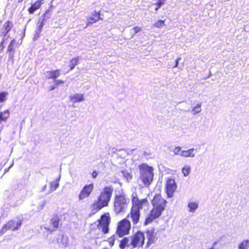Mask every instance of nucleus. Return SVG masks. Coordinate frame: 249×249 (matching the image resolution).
I'll use <instances>...</instances> for the list:
<instances>
[{"mask_svg":"<svg viewBox=\"0 0 249 249\" xmlns=\"http://www.w3.org/2000/svg\"><path fill=\"white\" fill-rule=\"evenodd\" d=\"M4 27L5 28V30L6 31V34H7L9 32L10 29V28L9 27V22H6L4 24Z\"/></svg>","mask_w":249,"mask_h":249,"instance_id":"72a5a7b5","label":"nucleus"},{"mask_svg":"<svg viewBox=\"0 0 249 249\" xmlns=\"http://www.w3.org/2000/svg\"><path fill=\"white\" fill-rule=\"evenodd\" d=\"M93 189L94 184L93 183L85 185L78 195V198L79 200L82 201L88 198L90 196Z\"/></svg>","mask_w":249,"mask_h":249,"instance_id":"6e6552de","label":"nucleus"},{"mask_svg":"<svg viewBox=\"0 0 249 249\" xmlns=\"http://www.w3.org/2000/svg\"><path fill=\"white\" fill-rule=\"evenodd\" d=\"M3 48V41H2L1 42V45H0V51H2Z\"/></svg>","mask_w":249,"mask_h":249,"instance_id":"ea45409f","label":"nucleus"},{"mask_svg":"<svg viewBox=\"0 0 249 249\" xmlns=\"http://www.w3.org/2000/svg\"><path fill=\"white\" fill-rule=\"evenodd\" d=\"M177 188V185L175 179L169 178L166 184V192L169 198L173 196L174 192Z\"/></svg>","mask_w":249,"mask_h":249,"instance_id":"9d476101","label":"nucleus"},{"mask_svg":"<svg viewBox=\"0 0 249 249\" xmlns=\"http://www.w3.org/2000/svg\"><path fill=\"white\" fill-rule=\"evenodd\" d=\"M100 18V12H95L94 14L87 18L86 21L87 26H88L89 25L93 23H95Z\"/></svg>","mask_w":249,"mask_h":249,"instance_id":"ddd939ff","label":"nucleus"},{"mask_svg":"<svg viewBox=\"0 0 249 249\" xmlns=\"http://www.w3.org/2000/svg\"><path fill=\"white\" fill-rule=\"evenodd\" d=\"M191 172V167L189 165H185L182 169V173L184 177L188 176Z\"/></svg>","mask_w":249,"mask_h":249,"instance_id":"393cba45","label":"nucleus"},{"mask_svg":"<svg viewBox=\"0 0 249 249\" xmlns=\"http://www.w3.org/2000/svg\"><path fill=\"white\" fill-rule=\"evenodd\" d=\"M129 242V240L127 238H124L120 243V247L122 249H124L126 247H128L130 245V244H129L128 243Z\"/></svg>","mask_w":249,"mask_h":249,"instance_id":"b1692460","label":"nucleus"},{"mask_svg":"<svg viewBox=\"0 0 249 249\" xmlns=\"http://www.w3.org/2000/svg\"><path fill=\"white\" fill-rule=\"evenodd\" d=\"M60 177L59 178L57 179H56L54 181L51 182L50 183V193H52L53 191H54L59 186V181L60 179Z\"/></svg>","mask_w":249,"mask_h":249,"instance_id":"412c9836","label":"nucleus"},{"mask_svg":"<svg viewBox=\"0 0 249 249\" xmlns=\"http://www.w3.org/2000/svg\"><path fill=\"white\" fill-rule=\"evenodd\" d=\"M46 188H47V185H44L43 188H42V189L41 190V192H43V191H45L46 189Z\"/></svg>","mask_w":249,"mask_h":249,"instance_id":"a19ab883","label":"nucleus"},{"mask_svg":"<svg viewBox=\"0 0 249 249\" xmlns=\"http://www.w3.org/2000/svg\"><path fill=\"white\" fill-rule=\"evenodd\" d=\"M180 60V58L179 57L178 58H177L176 60H175V66L173 67V68H177L178 66V62Z\"/></svg>","mask_w":249,"mask_h":249,"instance_id":"e433bc0d","label":"nucleus"},{"mask_svg":"<svg viewBox=\"0 0 249 249\" xmlns=\"http://www.w3.org/2000/svg\"><path fill=\"white\" fill-rule=\"evenodd\" d=\"M187 207L188 208V212L194 213L197 209L198 204L196 201H190L188 202Z\"/></svg>","mask_w":249,"mask_h":249,"instance_id":"aec40b11","label":"nucleus"},{"mask_svg":"<svg viewBox=\"0 0 249 249\" xmlns=\"http://www.w3.org/2000/svg\"><path fill=\"white\" fill-rule=\"evenodd\" d=\"M142 30V28L138 26H136L131 30L132 36H133Z\"/></svg>","mask_w":249,"mask_h":249,"instance_id":"7c9ffc66","label":"nucleus"},{"mask_svg":"<svg viewBox=\"0 0 249 249\" xmlns=\"http://www.w3.org/2000/svg\"><path fill=\"white\" fill-rule=\"evenodd\" d=\"M48 11H47L43 16L42 19H39L37 23V29L36 31L35 37H38L42 31V29L44 26V21L46 20V17Z\"/></svg>","mask_w":249,"mask_h":249,"instance_id":"f8f14e48","label":"nucleus"},{"mask_svg":"<svg viewBox=\"0 0 249 249\" xmlns=\"http://www.w3.org/2000/svg\"><path fill=\"white\" fill-rule=\"evenodd\" d=\"M212 249V248H210V249Z\"/></svg>","mask_w":249,"mask_h":249,"instance_id":"a18cd8bd","label":"nucleus"},{"mask_svg":"<svg viewBox=\"0 0 249 249\" xmlns=\"http://www.w3.org/2000/svg\"><path fill=\"white\" fill-rule=\"evenodd\" d=\"M16 41L13 39L8 47V52L9 53L12 52L14 50V46L15 44Z\"/></svg>","mask_w":249,"mask_h":249,"instance_id":"2f4dec72","label":"nucleus"},{"mask_svg":"<svg viewBox=\"0 0 249 249\" xmlns=\"http://www.w3.org/2000/svg\"><path fill=\"white\" fill-rule=\"evenodd\" d=\"M71 102L73 103L81 102L84 101L85 99L83 94H73L70 96Z\"/></svg>","mask_w":249,"mask_h":249,"instance_id":"a211bd4d","label":"nucleus"},{"mask_svg":"<svg viewBox=\"0 0 249 249\" xmlns=\"http://www.w3.org/2000/svg\"><path fill=\"white\" fill-rule=\"evenodd\" d=\"M166 0H159V2L155 4L157 7L155 8V10L157 11L158 9L165 3Z\"/></svg>","mask_w":249,"mask_h":249,"instance_id":"473e14b6","label":"nucleus"},{"mask_svg":"<svg viewBox=\"0 0 249 249\" xmlns=\"http://www.w3.org/2000/svg\"><path fill=\"white\" fill-rule=\"evenodd\" d=\"M129 202V199L125 195L116 196L114 203L115 212L117 214L124 213L128 207Z\"/></svg>","mask_w":249,"mask_h":249,"instance_id":"39448f33","label":"nucleus"},{"mask_svg":"<svg viewBox=\"0 0 249 249\" xmlns=\"http://www.w3.org/2000/svg\"><path fill=\"white\" fill-rule=\"evenodd\" d=\"M165 25V23H164V20H158L157 22H156L153 24V26L155 27H157V28H161Z\"/></svg>","mask_w":249,"mask_h":249,"instance_id":"cd10ccee","label":"nucleus"},{"mask_svg":"<svg viewBox=\"0 0 249 249\" xmlns=\"http://www.w3.org/2000/svg\"><path fill=\"white\" fill-rule=\"evenodd\" d=\"M201 106L202 103H197L196 106H195L191 111L192 114L193 115H195L196 114L199 113L200 112H201L202 110Z\"/></svg>","mask_w":249,"mask_h":249,"instance_id":"5701e85b","label":"nucleus"},{"mask_svg":"<svg viewBox=\"0 0 249 249\" xmlns=\"http://www.w3.org/2000/svg\"><path fill=\"white\" fill-rule=\"evenodd\" d=\"M46 204V201L45 200H43L41 202V204L40 205V207L39 208V209H42L44 207V205Z\"/></svg>","mask_w":249,"mask_h":249,"instance_id":"4c0bfd02","label":"nucleus"},{"mask_svg":"<svg viewBox=\"0 0 249 249\" xmlns=\"http://www.w3.org/2000/svg\"><path fill=\"white\" fill-rule=\"evenodd\" d=\"M130 228L131 224L130 221L125 218L119 222L116 234L120 237L126 235L128 234Z\"/></svg>","mask_w":249,"mask_h":249,"instance_id":"0eeeda50","label":"nucleus"},{"mask_svg":"<svg viewBox=\"0 0 249 249\" xmlns=\"http://www.w3.org/2000/svg\"><path fill=\"white\" fill-rule=\"evenodd\" d=\"M78 61H79L78 57L73 58L71 60V61L70 62V69L71 70L73 69L74 67L77 64Z\"/></svg>","mask_w":249,"mask_h":249,"instance_id":"bb28decb","label":"nucleus"},{"mask_svg":"<svg viewBox=\"0 0 249 249\" xmlns=\"http://www.w3.org/2000/svg\"><path fill=\"white\" fill-rule=\"evenodd\" d=\"M88 249H91L90 248H88Z\"/></svg>","mask_w":249,"mask_h":249,"instance_id":"c03bdc74","label":"nucleus"},{"mask_svg":"<svg viewBox=\"0 0 249 249\" xmlns=\"http://www.w3.org/2000/svg\"><path fill=\"white\" fill-rule=\"evenodd\" d=\"M119 152L120 153V155L124 156V157H125L126 155V152L124 150H120L119 151Z\"/></svg>","mask_w":249,"mask_h":249,"instance_id":"c9c22d12","label":"nucleus"},{"mask_svg":"<svg viewBox=\"0 0 249 249\" xmlns=\"http://www.w3.org/2000/svg\"><path fill=\"white\" fill-rule=\"evenodd\" d=\"M59 223V218L58 216L55 215L52 218L50 221V227L48 228V230L53 231L55 230L58 227Z\"/></svg>","mask_w":249,"mask_h":249,"instance_id":"4468645a","label":"nucleus"},{"mask_svg":"<svg viewBox=\"0 0 249 249\" xmlns=\"http://www.w3.org/2000/svg\"><path fill=\"white\" fill-rule=\"evenodd\" d=\"M43 3H44V0H37L34 3L32 4L31 6L28 9L29 13L33 14L41 7Z\"/></svg>","mask_w":249,"mask_h":249,"instance_id":"2eb2a0df","label":"nucleus"},{"mask_svg":"<svg viewBox=\"0 0 249 249\" xmlns=\"http://www.w3.org/2000/svg\"><path fill=\"white\" fill-rule=\"evenodd\" d=\"M152 203L153 208L146 219L145 225L148 224L161 215L162 212L165 208L166 201L161 197L160 195L158 194L155 196L152 200Z\"/></svg>","mask_w":249,"mask_h":249,"instance_id":"f03ea898","label":"nucleus"},{"mask_svg":"<svg viewBox=\"0 0 249 249\" xmlns=\"http://www.w3.org/2000/svg\"><path fill=\"white\" fill-rule=\"evenodd\" d=\"M123 177L126 178L127 181H129L132 178V174L126 170L122 171Z\"/></svg>","mask_w":249,"mask_h":249,"instance_id":"a878e982","label":"nucleus"},{"mask_svg":"<svg viewBox=\"0 0 249 249\" xmlns=\"http://www.w3.org/2000/svg\"><path fill=\"white\" fill-rule=\"evenodd\" d=\"M55 89L54 86H51L50 87V90H53Z\"/></svg>","mask_w":249,"mask_h":249,"instance_id":"79ce46f5","label":"nucleus"},{"mask_svg":"<svg viewBox=\"0 0 249 249\" xmlns=\"http://www.w3.org/2000/svg\"><path fill=\"white\" fill-rule=\"evenodd\" d=\"M132 207L130 212V216L132 220L133 223L136 224L139 221L140 213V211L143 207L147 206L148 202L147 199H139L136 193L132 194Z\"/></svg>","mask_w":249,"mask_h":249,"instance_id":"7ed1b4c3","label":"nucleus"},{"mask_svg":"<svg viewBox=\"0 0 249 249\" xmlns=\"http://www.w3.org/2000/svg\"><path fill=\"white\" fill-rule=\"evenodd\" d=\"M113 188L111 186H106L100 193L97 200L90 206L91 212L95 214L105 207H107L110 201Z\"/></svg>","mask_w":249,"mask_h":249,"instance_id":"f257e3e1","label":"nucleus"},{"mask_svg":"<svg viewBox=\"0 0 249 249\" xmlns=\"http://www.w3.org/2000/svg\"><path fill=\"white\" fill-rule=\"evenodd\" d=\"M148 239L147 243V247L155 242L156 240V235L152 231H148L145 232V235Z\"/></svg>","mask_w":249,"mask_h":249,"instance_id":"dca6fc26","label":"nucleus"},{"mask_svg":"<svg viewBox=\"0 0 249 249\" xmlns=\"http://www.w3.org/2000/svg\"><path fill=\"white\" fill-rule=\"evenodd\" d=\"M139 169L140 179L145 186H148L153 179V168L146 164H142L139 165Z\"/></svg>","mask_w":249,"mask_h":249,"instance_id":"20e7f679","label":"nucleus"},{"mask_svg":"<svg viewBox=\"0 0 249 249\" xmlns=\"http://www.w3.org/2000/svg\"><path fill=\"white\" fill-rule=\"evenodd\" d=\"M196 149L194 148L187 150H184L181 152V156L184 158H194L196 154Z\"/></svg>","mask_w":249,"mask_h":249,"instance_id":"f3484780","label":"nucleus"},{"mask_svg":"<svg viewBox=\"0 0 249 249\" xmlns=\"http://www.w3.org/2000/svg\"><path fill=\"white\" fill-rule=\"evenodd\" d=\"M145 235L143 232H137L131 238L130 245L133 248L142 247L144 242Z\"/></svg>","mask_w":249,"mask_h":249,"instance_id":"1a4fd4ad","label":"nucleus"},{"mask_svg":"<svg viewBox=\"0 0 249 249\" xmlns=\"http://www.w3.org/2000/svg\"><path fill=\"white\" fill-rule=\"evenodd\" d=\"M238 249H249V240H243L238 245Z\"/></svg>","mask_w":249,"mask_h":249,"instance_id":"4be33fe9","label":"nucleus"},{"mask_svg":"<svg viewBox=\"0 0 249 249\" xmlns=\"http://www.w3.org/2000/svg\"><path fill=\"white\" fill-rule=\"evenodd\" d=\"M110 222V217L108 213H105L102 216L99 221V226L102 228L103 232L106 233L108 232V227Z\"/></svg>","mask_w":249,"mask_h":249,"instance_id":"9b49d317","label":"nucleus"},{"mask_svg":"<svg viewBox=\"0 0 249 249\" xmlns=\"http://www.w3.org/2000/svg\"><path fill=\"white\" fill-rule=\"evenodd\" d=\"M97 176V173L96 171H93L92 174V178H96Z\"/></svg>","mask_w":249,"mask_h":249,"instance_id":"58836bf2","label":"nucleus"},{"mask_svg":"<svg viewBox=\"0 0 249 249\" xmlns=\"http://www.w3.org/2000/svg\"><path fill=\"white\" fill-rule=\"evenodd\" d=\"M55 84L56 85H59L61 84H63L64 83L63 81H62L61 80H55L54 81Z\"/></svg>","mask_w":249,"mask_h":249,"instance_id":"f704fd0d","label":"nucleus"},{"mask_svg":"<svg viewBox=\"0 0 249 249\" xmlns=\"http://www.w3.org/2000/svg\"><path fill=\"white\" fill-rule=\"evenodd\" d=\"M8 92L4 91L0 93V102H3L7 100Z\"/></svg>","mask_w":249,"mask_h":249,"instance_id":"c85d7f7f","label":"nucleus"},{"mask_svg":"<svg viewBox=\"0 0 249 249\" xmlns=\"http://www.w3.org/2000/svg\"><path fill=\"white\" fill-rule=\"evenodd\" d=\"M22 220L18 218L9 221L1 228L0 231V234H3L8 230H11L13 231L18 230L22 224Z\"/></svg>","mask_w":249,"mask_h":249,"instance_id":"423d86ee","label":"nucleus"},{"mask_svg":"<svg viewBox=\"0 0 249 249\" xmlns=\"http://www.w3.org/2000/svg\"><path fill=\"white\" fill-rule=\"evenodd\" d=\"M22 1V0H19V1Z\"/></svg>","mask_w":249,"mask_h":249,"instance_id":"37998d69","label":"nucleus"},{"mask_svg":"<svg viewBox=\"0 0 249 249\" xmlns=\"http://www.w3.org/2000/svg\"><path fill=\"white\" fill-rule=\"evenodd\" d=\"M183 150H182V148L180 146H177L176 147L174 150H173V152L174 154L176 155H179L181 156V154Z\"/></svg>","mask_w":249,"mask_h":249,"instance_id":"c756f323","label":"nucleus"},{"mask_svg":"<svg viewBox=\"0 0 249 249\" xmlns=\"http://www.w3.org/2000/svg\"><path fill=\"white\" fill-rule=\"evenodd\" d=\"M60 74V71L58 70H56L55 71H47L45 73V76L48 79L53 78L56 79L58 77Z\"/></svg>","mask_w":249,"mask_h":249,"instance_id":"6ab92c4d","label":"nucleus"}]
</instances>
